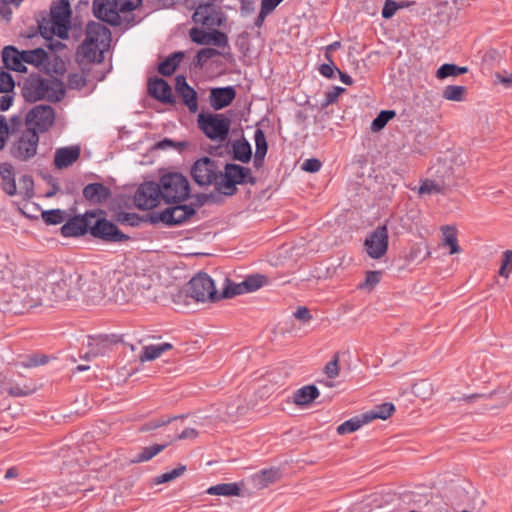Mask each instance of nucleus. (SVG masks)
<instances>
[{
    "label": "nucleus",
    "instance_id": "nucleus-61",
    "mask_svg": "<svg viewBox=\"0 0 512 512\" xmlns=\"http://www.w3.org/2000/svg\"><path fill=\"white\" fill-rule=\"evenodd\" d=\"M9 132L10 127L6 118L3 115H0V151L5 148Z\"/></svg>",
    "mask_w": 512,
    "mask_h": 512
},
{
    "label": "nucleus",
    "instance_id": "nucleus-26",
    "mask_svg": "<svg viewBox=\"0 0 512 512\" xmlns=\"http://www.w3.org/2000/svg\"><path fill=\"white\" fill-rule=\"evenodd\" d=\"M135 282L140 300H153L156 298V294L154 293V280L153 278L146 273H135L134 275Z\"/></svg>",
    "mask_w": 512,
    "mask_h": 512
},
{
    "label": "nucleus",
    "instance_id": "nucleus-11",
    "mask_svg": "<svg viewBox=\"0 0 512 512\" xmlns=\"http://www.w3.org/2000/svg\"><path fill=\"white\" fill-rule=\"evenodd\" d=\"M196 209L192 205L177 204L175 206L167 207L161 212H151L147 214V220L150 224L163 223L166 226H177L195 215Z\"/></svg>",
    "mask_w": 512,
    "mask_h": 512
},
{
    "label": "nucleus",
    "instance_id": "nucleus-12",
    "mask_svg": "<svg viewBox=\"0 0 512 512\" xmlns=\"http://www.w3.org/2000/svg\"><path fill=\"white\" fill-rule=\"evenodd\" d=\"M75 288L78 293L74 295V300L81 299L87 304H97L105 296L101 282L91 274H80V280L77 281Z\"/></svg>",
    "mask_w": 512,
    "mask_h": 512
},
{
    "label": "nucleus",
    "instance_id": "nucleus-30",
    "mask_svg": "<svg viewBox=\"0 0 512 512\" xmlns=\"http://www.w3.org/2000/svg\"><path fill=\"white\" fill-rule=\"evenodd\" d=\"M315 385H306L297 389L293 394V402L297 406H308L319 396Z\"/></svg>",
    "mask_w": 512,
    "mask_h": 512
},
{
    "label": "nucleus",
    "instance_id": "nucleus-20",
    "mask_svg": "<svg viewBox=\"0 0 512 512\" xmlns=\"http://www.w3.org/2000/svg\"><path fill=\"white\" fill-rule=\"evenodd\" d=\"M175 91L182 103L187 106L191 113L198 111V95L193 87L186 80V76L177 75L175 77Z\"/></svg>",
    "mask_w": 512,
    "mask_h": 512
},
{
    "label": "nucleus",
    "instance_id": "nucleus-24",
    "mask_svg": "<svg viewBox=\"0 0 512 512\" xmlns=\"http://www.w3.org/2000/svg\"><path fill=\"white\" fill-rule=\"evenodd\" d=\"M87 233H90V223L85 222V216L75 215L61 227L64 237H80Z\"/></svg>",
    "mask_w": 512,
    "mask_h": 512
},
{
    "label": "nucleus",
    "instance_id": "nucleus-44",
    "mask_svg": "<svg viewBox=\"0 0 512 512\" xmlns=\"http://www.w3.org/2000/svg\"><path fill=\"white\" fill-rule=\"evenodd\" d=\"M444 185L434 180L425 179L418 188L419 195L443 194Z\"/></svg>",
    "mask_w": 512,
    "mask_h": 512
},
{
    "label": "nucleus",
    "instance_id": "nucleus-2",
    "mask_svg": "<svg viewBox=\"0 0 512 512\" xmlns=\"http://www.w3.org/2000/svg\"><path fill=\"white\" fill-rule=\"evenodd\" d=\"M143 0H93V14L101 22L129 29L141 21L134 11Z\"/></svg>",
    "mask_w": 512,
    "mask_h": 512
},
{
    "label": "nucleus",
    "instance_id": "nucleus-29",
    "mask_svg": "<svg viewBox=\"0 0 512 512\" xmlns=\"http://www.w3.org/2000/svg\"><path fill=\"white\" fill-rule=\"evenodd\" d=\"M0 177L2 180L1 188L9 196L16 194V182L14 168L10 163L0 164Z\"/></svg>",
    "mask_w": 512,
    "mask_h": 512
},
{
    "label": "nucleus",
    "instance_id": "nucleus-7",
    "mask_svg": "<svg viewBox=\"0 0 512 512\" xmlns=\"http://www.w3.org/2000/svg\"><path fill=\"white\" fill-rule=\"evenodd\" d=\"M221 170L222 168L218 161L205 156L193 163L190 174L197 185L200 187L214 186L215 191L218 193Z\"/></svg>",
    "mask_w": 512,
    "mask_h": 512
},
{
    "label": "nucleus",
    "instance_id": "nucleus-28",
    "mask_svg": "<svg viewBox=\"0 0 512 512\" xmlns=\"http://www.w3.org/2000/svg\"><path fill=\"white\" fill-rule=\"evenodd\" d=\"M71 30L72 32H111L104 24L92 20L85 23L82 16L76 14L71 15Z\"/></svg>",
    "mask_w": 512,
    "mask_h": 512
},
{
    "label": "nucleus",
    "instance_id": "nucleus-18",
    "mask_svg": "<svg viewBox=\"0 0 512 512\" xmlns=\"http://www.w3.org/2000/svg\"><path fill=\"white\" fill-rule=\"evenodd\" d=\"M88 37L77 48L76 61L79 65H86L103 60V51L99 48L98 37Z\"/></svg>",
    "mask_w": 512,
    "mask_h": 512
},
{
    "label": "nucleus",
    "instance_id": "nucleus-27",
    "mask_svg": "<svg viewBox=\"0 0 512 512\" xmlns=\"http://www.w3.org/2000/svg\"><path fill=\"white\" fill-rule=\"evenodd\" d=\"M2 60L5 67L9 70L17 72H25V61L22 60V52L20 53L13 46H6L2 52Z\"/></svg>",
    "mask_w": 512,
    "mask_h": 512
},
{
    "label": "nucleus",
    "instance_id": "nucleus-43",
    "mask_svg": "<svg viewBox=\"0 0 512 512\" xmlns=\"http://www.w3.org/2000/svg\"><path fill=\"white\" fill-rule=\"evenodd\" d=\"M467 89L460 85H448L444 88L442 97L449 101L461 102L465 99Z\"/></svg>",
    "mask_w": 512,
    "mask_h": 512
},
{
    "label": "nucleus",
    "instance_id": "nucleus-1",
    "mask_svg": "<svg viewBox=\"0 0 512 512\" xmlns=\"http://www.w3.org/2000/svg\"><path fill=\"white\" fill-rule=\"evenodd\" d=\"M78 280L80 273L75 270L55 269L47 272L37 282L42 291L39 304L53 306L55 303L74 300V295L78 293L75 288Z\"/></svg>",
    "mask_w": 512,
    "mask_h": 512
},
{
    "label": "nucleus",
    "instance_id": "nucleus-57",
    "mask_svg": "<svg viewBox=\"0 0 512 512\" xmlns=\"http://www.w3.org/2000/svg\"><path fill=\"white\" fill-rule=\"evenodd\" d=\"M339 354L336 353L332 360L329 361L325 367L324 372L328 376L329 379H334L339 375Z\"/></svg>",
    "mask_w": 512,
    "mask_h": 512
},
{
    "label": "nucleus",
    "instance_id": "nucleus-62",
    "mask_svg": "<svg viewBox=\"0 0 512 512\" xmlns=\"http://www.w3.org/2000/svg\"><path fill=\"white\" fill-rule=\"evenodd\" d=\"M277 476H278L277 470H273V469L262 470L258 474V479L261 484L268 485L269 483H273L277 479Z\"/></svg>",
    "mask_w": 512,
    "mask_h": 512
},
{
    "label": "nucleus",
    "instance_id": "nucleus-42",
    "mask_svg": "<svg viewBox=\"0 0 512 512\" xmlns=\"http://www.w3.org/2000/svg\"><path fill=\"white\" fill-rule=\"evenodd\" d=\"M90 350L86 352L81 358L85 360H91L99 355H103L106 352V349L109 346L107 338H99L94 340V342L89 343Z\"/></svg>",
    "mask_w": 512,
    "mask_h": 512
},
{
    "label": "nucleus",
    "instance_id": "nucleus-51",
    "mask_svg": "<svg viewBox=\"0 0 512 512\" xmlns=\"http://www.w3.org/2000/svg\"><path fill=\"white\" fill-rule=\"evenodd\" d=\"M15 87V82L12 75L9 72H0V93H9Z\"/></svg>",
    "mask_w": 512,
    "mask_h": 512
},
{
    "label": "nucleus",
    "instance_id": "nucleus-47",
    "mask_svg": "<svg viewBox=\"0 0 512 512\" xmlns=\"http://www.w3.org/2000/svg\"><path fill=\"white\" fill-rule=\"evenodd\" d=\"M396 113L393 110H382L371 123V130L378 132L382 130L386 124L395 117Z\"/></svg>",
    "mask_w": 512,
    "mask_h": 512
},
{
    "label": "nucleus",
    "instance_id": "nucleus-23",
    "mask_svg": "<svg viewBox=\"0 0 512 512\" xmlns=\"http://www.w3.org/2000/svg\"><path fill=\"white\" fill-rule=\"evenodd\" d=\"M82 194L89 203L99 205L111 197V190L104 184L95 182L86 185L83 188Z\"/></svg>",
    "mask_w": 512,
    "mask_h": 512
},
{
    "label": "nucleus",
    "instance_id": "nucleus-19",
    "mask_svg": "<svg viewBox=\"0 0 512 512\" xmlns=\"http://www.w3.org/2000/svg\"><path fill=\"white\" fill-rule=\"evenodd\" d=\"M134 282L135 278L133 275H125L118 280L117 284L114 286L115 302L124 304L140 300L139 292Z\"/></svg>",
    "mask_w": 512,
    "mask_h": 512
},
{
    "label": "nucleus",
    "instance_id": "nucleus-16",
    "mask_svg": "<svg viewBox=\"0 0 512 512\" xmlns=\"http://www.w3.org/2000/svg\"><path fill=\"white\" fill-rule=\"evenodd\" d=\"M388 240L389 235L387 226H378L367 235L364 241L367 254L373 259L382 258L387 253Z\"/></svg>",
    "mask_w": 512,
    "mask_h": 512
},
{
    "label": "nucleus",
    "instance_id": "nucleus-56",
    "mask_svg": "<svg viewBox=\"0 0 512 512\" xmlns=\"http://www.w3.org/2000/svg\"><path fill=\"white\" fill-rule=\"evenodd\" d=\"M86 85V78L80 73H71L67 77V86L70 89H81Z\"/></svg>",
    "mask_w": 512,
    "mask_h": 512
},
{
    "label": "nucleus",
    "instance_id": "nucleus-40",
    "mask_svg": "<svg viewBox=\"0 0 512 512\" xmlns=\"http://www.w3.org/2000/svg\"><path fill=\"white\" fill-rule=\"evenodd\" d=\"M268 283L269 278L259 273L249 275L243 280V286L247 293L254 292Z\"/></svg>",
    "mask_w": 512,
    "mask_h": 512
},
{
    "label": "nucleus",
    "instance_id": "nucleus-33",
    "mask_svg": "<svg viewBox=\"0 0 512 512\" xmlns=\"http://www.w3.org/2000/svg\"><path fill=\"white\" fill-rule=\"evenodd\" d=\"M184 58V52L178 51L172 53L170 56H168L164 61H162L158 65V72L163 76H170L172 75L177 67L179 66L180 62Z\"/></svg>",
    "mask_w": 512,
    "mask_h": 512
},
{
    "label": "nucleus",
    "instance_id": "nucleus-63",
    "mask_svg": "<svg viewBox=\"0 0 512 512\" xmlns=\"http://www.w3.org/2000/svg\"><path fill=\"white\" fill-rule=\"evenodd\" d=\"M381 272L380 271H368L366 273L365 282L360 285V288L370 287L373 288L380 282Z\"/></svg>",
    "mask_w": 512,
    "mask_h": 512
},
{
    "label": "nucleus",
    "instance_id": "nucleus-9",
    "mask_svg": "<svg viewBox=\"0 0 512 512\" xmlns=\"http://www.w3.org/2000/svg\"><path fill=\"white\" fill-rule=\"evenodd\" d=\"M192 19L195 24H200L202 29L192 27L188 32H221L219 27H223L226 22V16L214 5H198L193 13Z\"/></svg>",
    "mask_w": 512,
    "mask_h": 512
},
{
    "label": "nucleus",
    "instance_id": "nucleus-48",
    "mask_svg": "<svg viewBox=\"0 0 512 512\" xmlns=\"http://www.w3.org/2000/svg\"><path fill=\"white\" fill-rule=\"evenodd\" d=\"M254 141L256 146L255 154L257 155V158H260L261 155L266 156L268 144L263 130L256 129L254 133Z\"/></svg>",
    "mask_w": 512,
    "mask_h": 512
},
{
    "label": "nucleus",
    "instance_id": "nucleus-39",
    "mask_svg": "<svg viewBox=\"0 0 512 512\" xmlns=\"http://www.w3.org/2000/svg\"><path fill=\"white\" fill-rule=\"evenodd\" d=\"M47 59L48 53L42 47L22 52V60H24L25 63L28 64L38 66L40 64H43Z\"/></svg>",
    "mask_w": 512,
    "mask_h": 512
},
{
    "label": "nucleus",
    "instance_id": "nucleus-54",
    "mask_svg": "<svg viewBox=\"0 0 512 512\" xmlns=\"http://www.w3.org/2000/svg\"><path fill=\"white\" fill-rule=\"evenodd\" d=\"M345 92V88L334 86L329 91L325 93V99L322 103V107H327L333 103H335L338 97Z\"/></svg>",
    "mask_w": 512,
    "mask_h": 512
},
{
    "label": "nucleus",
    "instance_id": "nucleus-37",
    "mask_svg": "<svg viewBox=\"0 0 512 512\" xmlns=\"http://www.w3.org/2000/svg\"><path fill=\"white\" fill-rule=\"evenodd\" d=\"M443 234V245L450 247V254H456L461 251L457 241V231L452 226H443L441 228Z\"/></svg>",
    "mask_w": 512,
    "mask_h": 512
},
{
    "label": "nucleus",
    "instance_id": "nucleus-15",
    "mask_svg": "<svg viewBox=\"0 0 512 512\" xmlns=\"http://www.w3.org/2000/svg\"><path fill=\"white\" fill-rule=\"evenodd\" d=\"M55 120L54 109L50 105H37L26 115V128H32L37 133L49 130Z\"/></svg>",
    "mask_w": 512,
    "mask_h": 512
},
{
    "label": "nucleus",
    "instance_id": "nucleus-34",
    "mask_svg": "<svg viewBox=\"0 0 512 512\" xmlns=\"http://www.w3.org/2000/svg\"><path fill=\"white\" fill-rule=\"evenodd\" d=\"M395 411V406L392 403H382L377 405L374 409L364 413L367 423L375 419L386 420Z\"/></svg>",
    "mask_w": 512,
    "mask_h": 512
},
{
    "label": "nucleus",
    "instance_id": "nucleus-53",
    "mask_svg": "<svg viewBox=\"0 0 512 512\" xmlns=\"http://www.w3.org/2000/svg\"><path fill=\"white\" fill-rule=\"evenodd\" d=\"M220 55V52L215 48H202L196 55V64L202 66L209 59Z\"/></svg>",
    "mask_w": 512,
    "mask_h": 512
},
{
    "label": "nucleus",
    "instance_id": "nucleus-59",
    "mask_svg": "<svg viewBox=\"0 0 512 512\" xmlns=\"http://www.w3.org/2000/svg\"><path fill=\"white\" fill-rule=\"evenodd\" d=\"M161 355L158 345H149L144 347L143 354L140 356L142 362L152 361Z\"/></svg>",
    "mask_w": 512,
    "mask_h": 512
},
{
    "label": "nucleus",
    "instance_id": "nucleus-32",
    "mask_svg": "<svg viewBox=\"0 0 512 512\" xmlns=\"http://www.w3.org/2000/svg\"><path fill=\"white\" fill-rule=\"evenodd\" d=\"M252 157L250 143L242 137L232 143V159L242 163H249Z\"/></svg>",
    "mask_w": 512,
    "mask_h": 512
},
{
    "label": "nucleus",
    "instance_id": "nucleus-60",
    "mask_svg": "<svg viewBox=\"0 0 512 512\" xmlns=\"http://www.w3.org/2000/svg\"><path fill=\"white\" fill-rule=\"evenodd\" d=\"M399 4L394 0H386L384 2L382 8V17L385 19H389L395 15V13L399 10Z\"/></svg>",
    "mask_w": 512,
    "mask_h": 512
},
{
    "label": "nucleus",
    "instance_id": "nucleus-55",
    "mask_svg": "<svg viewBox=\"0 0 512 512\" xmlns=\"http://www.w3.org/2000/svg\"><path fill=\"white\" fill-rule=\"evenodd\" d=\"M512 271V251L507 250L503 254L502 264L499 269V275L508 278Z\"/></svg>",
    "mask_w": 512,
    "mask_h": 512
},
{
    "label": "nucleus",
    "instance_id": "nucleus-36",
    "mask_svg": "<svg viewBox=\"0 0 512 512\" xmlns=\"http://www.w3.org/2000/svg\"><path fill=\"white\" fill-rule=\"evenodd\" d=\"M364 424H367V420L365 415L362 414L360 416H355L337 427V433L339 435H345L348 433H352L361 428Z\"/></svg>",
    "mask_w": 512,
    "mask_h": 512
},
{
    "label": "nucleus",
    "instance_id": "nucleus-10",
    "mask_svg": "<svg viewBox=\"0 0 512 512\" xmlns=\"http://www.w3.org/2000/svg\"><path fill=\"white\" fill-rule=\"evenodd\" d=\"M185 293L197 302L219 301L220 294L211 277L204 272L198 273L185 286Z\"/></svg>",
    "mask_w": 512,
    "mask_h": 512
},
{
    "label": "nucleus",
    "instance_id": "nucleus-50",
    "mask_svg": "<svg viewBox=\"0 0 512 512\" xmlns=\"http://www.w3.org/2000/svg\"><path fill=\"white\" fill-rule=\"evenodd\" d=\"M185 470H186V466L179 465L178 467L174 468L173 470L163 473L162 475L158 476L156 478V483L161 484V483H166V482L172 481V480L178 478L179 476H181L185 472Z\"/></svg>",
    "mask_w": 512,
    "mask_h": 512
},
{
    "label": "nucleus",
    "instance_id": "nucleus-4",
    "mask_svg": "<svg viewBox=\"0 0 512 512\" xmlns=\"http://www.w3.org/2000/svg\"><path fill=\"white\" fill-rule=\"evenodd\" d=\"M71 15L69 0H53L49 12L40 11L35 15L37 27L29 32H70Z\"/></svg>",
    "mask_w": 512,
    "mask_h": 512
},
{
    "label": "nucleus",
    "instance_id": "nucleus-58",
    "mask_svg": "<svg viewBox=\"0 0 512 512\" xmlns=\"http://www.w3.org/2000/svg\"><path fill=\"white\" fill-rule=\"evenodd\" d=\"M177 417H161L160 419H153L145 423L141 431H151L154 429H157L159 427H162L168 423H170L172 420L176 419Z\"/></svg>",
    "mask_w": 512,
    "mask_h": 512
},
{
    "label": "nucleus",
    "instance_id": "nucleus-46",
    "mask_svg": "<svg viewBox=\"0 0 512 512\" xmlns=\"http://www.w3.org/2000/svg\"><path fill=\"white\" fill-rule=\"evenodd\" d=\"M41 217L47 225H57L65 221L66 212L61 209L45 210Z\"/></svg>",
    "mask_w": 512,
    "mask_h": 512
},
{
    "label": "nucleus",
    "instance_id": "nucleus-49",
    "mask_svg": "<svg viewBox=\"0 0 512 512\" xmlns=\"http://www.w3.org/2000/svg\"><path fill=\"white\" fill-rule=\"evenodd\" d=\"M247 293L246 289H244L243 281L241 283L235 284L228 281L227 285L223 289L220 294L219 300L232 298L236 295Z\"/></svg>",
    "mask_w": 512,
    "mask_h": 512
},
{
    "label": "nucleus",
    "instance_id": "nucleus-25",
    "mask_svg": "<svg viewBox=\"0 0 512 512\" xmlns=\"http://www.w3.org/2000/svg\"><path fill=\"white\" fill-rule=\"evenodd\" d=\"M79 146L63 147L56 150L54 164L58 169L72 165L80 157Z\"/></svg>",
    "mask_w": 512,
    "mask_h": 512
},
{
    "label": "nucleus",
    "instance_id": "nucleus-31",
    "mask_svg": "<svg viewBox=\"0 0 512 512\" xmlns=\"http://www.w3.org/2000/svg\"><path fill=\"white\" fill-rule=\"evenodd\" d=\"M26 38H33L35 36H42L45 39L44 46L47 47L50 51L58 53L66 48V45L62 42V40H68L70 38V34H21Z\"/></svg>",
    "mask_w": 512,
    "mask_h": 512
},
{
    "label": "nucleus",
    "instance_id": "nucleus-41",
    "mask_svg": "<svg viewBox=\"0 0 512 512\" xmlns=\"http://www.w3.org/2000/svg\"><path fill=\"white\" fill-rule=\"evenodd\" d=\"M467 71L468 68L465 66H458L456 64L445 63L438 68L436 72V77L439 79H445L450 76H458L465 74Z\"/></svg>",
    "mask_w": 512,
    "mask_h": 512
},
{
    "label": "nucleus",
    "instance_id": "nucleus-38",
    "mask_svg": "<svg viewBox=\"0 0 512 512\" xmlns=\"http://www.w3.org/2000/svg\"><path fill=\"white\" fill-rule=\"evenodd\" d=\"M169 443L165 444H154L148 447H143L141 451L135 456L133 462L141 463L146 462L155 457L157 454L162 452Z\"/></svg>",
    "mask_w": 512,
    "mask_h": 512
},
{
    "label": "nucleus",
    "instance_id": "nucleus-14",
    "mask_svg": "<svg viewBox=\"0 0 512 512\" xmlns=\"http://www.w3.org/2000/svg\"><path fill=\"white\" fill-rule=\"evenodd\" d=\"M90 235L105 243H122L130 239L117 225L104 217L96 219L93 225L90 224Z\"/></svg>",
    "mask_w": 512,
    "mask_h": 512
},
{
    "label": "nucleus",
    "instance_id": "nucleus-6",
    "mask_svg": "<svg viewBox=\"0 0 512 512\" xmlns=\"http://www.w3.org/2000/svg\"><path fill=\"white\" fill-rule=\"evenodd\" d=\"M157 184L161 189V198L166 203H181L190 196L189 181L181 173H166L160 177Z\"/></svg>",
    "mask_w": 512,
    "mask_h": 512
},
{
    "label": "nucleus",
    "instance_id": "nucleus-13",
    "mask_svg": "<svg viewBox=\"0 0 512 512\" xmlns=\"http://www.w3.org/2000/svg\"><path fill=\"white\" fill-rule=\"evenodd\" d=\"M39 135L32 128H26L10 147V155L19 161H28L37 153Z\"/></svg>",
    "mask_w": 512,
    "mask_h": 512
},
{
    "label": "nucleus",
    "instance_id": "nucleus-64",
    "mask_svg": "<svg viewBox=\"0 0 512 512\" xmlns=\"http://www.w3.org/2000/svg\"><path fill=\"white\" fill-rule=\"evenodd\" d=\"M48 361V358L46 355H32L27 358L26 361L22 362V366L26 368L30 367H36L43 364H46Z\"/></svg>",
    "mask_w": 512,
    "mask_h": 512
},
{
    "label": "nucleus",
    "instance_id": "nucleus-22",
    "mask_svg": "<svg viewBox=\"0 0 512 512\" xmlns=\"http://www.w3.org/2000/svg\"><path fill=\"white\" fill-rule=\"evenodd\" d=\"M236 97V90L233 86L215 87L210 90L209 103L215 110H221L229 106Z\"/></svg>",
    "mask_w": 512,
    "mask_h": 512
},
{
    "label": "nucleus",
    "instance_id": "nucleus-52",
    "mask_svg": "<svg viewBox=\"0 0 512 512\" xmlns=\"http://www.w3.org/2000/svg\"><path fill=\"white\" fill-rule=\"evenodd\" d=\"M325 59L328 61V63L321 64L319 67V72L322 76L331 79L334 77L335 70L338 68L335 66L331 55L328 53H325Z\"/></svg>",
    "mask_w": 512,
    "mask_h": 512
},
{
    "label": "nucleus",
    "instance_id": "nucleus-21",
    "mask_svg": "<svg viewBox=\"0 0 512 512\" xmlns=\"http://www.w3.org/2000/svg\"><path fill=\"white\" fill-rule=\"evenodd\" d=\"M148 94L161 103L174 105L175 97L172 94L171 86L162 78L154 77L148 80Z\"/></svg>",
    "mask_w": 512,
    "mask_h": 512
},
{
    "label": "nucleus",
    "instance_id": "nucleus-5",
    "mask_svg": "<svg viewBox=\"0 0 512 512\" xmlns=\"http://www.w3.org/2000/svg\"><path fill=\"white\" fill-rule=\"evenodd\" d=\"M249 183L254 185L256 178L252 175L250 168L235 163H226L221 170L218 194L233 196L237 193V185Z\"/></svg>",
    "mask_w": 512,
    "mask_h": 512
},
{
    "label": "nucleus",
    "instance_id": "nucleus-8",
    "mask_svg": "<svg viewBox=\"0 0 512 512\" xmlns=\"http://www.w3.org/2000/svg\"><path fill=\"white\" fill-rule=\"evenodd\" d=\"M197 124L207 138L223 142L229 135L231 120L220 113H200Z\"/></svg>",
    "mask_w": 512,
    "mask_h": 512
},
{
    "label": "nucleus",
    "instance_id": "nucleus-45",
    "mask_svg": "<svg viewBox=\"0 0 512 512\" xmlns=\"http://www.w3.org/2000/svg\"><path fill=\"white\" fill-rule=\"evenodd\" d=\"M117 221L124 225L132 227L139 226L142 222L149 223L147 220V214L145 216H139L136 213L122 212L117 215Z\"/></svg>",
    "mask_w": 512,
    "mask_h": 512
},
{
    "label": "nucleus",
    "instance_id": "nucleus-17",
    "mask_svg": "<svg viewBox=\"0 0 512 512\" xmlns=\"http://www.w3.org/2000/svg\"><path fill=\"white\" fill-rule=\"evenodd\" d=\"M160 192L161 189L156 182H144L134 195V203L139 209H152L157 206L159 198H161Z\"/></svg>",
    "mask_w": 512,
    "mask_h": 512
},
{
    "label": "nucleus",
    "instance_id": "nucleus-35",
    "mask_svg": "<svg viewBox=\"0 0 512 512\" xmlns=\"http://www.w3.org/2000/svg\"><path fill=\"white\" fill-rule=\"evenodd\" d=\"M240 491L241 489L237 483H220L209 487L206 493L219 496H239Z\"/></svg>",
    "mask_w": 512,
    "mask_h": 512
},
{
    "label": "nucleus",
    "instance_id": "nucleus-3",
    "mask_svg": "<svg viewBox=\"0 0 512 512\" xmlns=\"http://www.w3.org/2000/svg\"><path fill=\"white\" fill-rule=\"evenodd\" d=\"M19 86L25 101L31 103L40 100L55 103L61 101L65 95L62 81L54 77H43L40 74H30Z\"/></svg>",
    "mask_w": 512,
    "mask_h": 512
}]
</instances>
